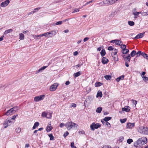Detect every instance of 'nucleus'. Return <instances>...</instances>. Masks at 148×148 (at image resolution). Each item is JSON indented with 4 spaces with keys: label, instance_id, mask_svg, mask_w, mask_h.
Here are the masks:
<instances>
[{
    "label": "nucleus",
    "instance_id": "obj_1",
    "mask_svg": "<svg viewBox=\"0 0 148 148\" xmlns=\"http://www.w3.org/2000/svg\"><path fill=\"white\" fill-rule=\"evenodd\" d=\"M77 125L72 122H68L66 123L65 126L68 130H70L73 127H77Z\"/></svg>",
    "mask_w": 148,
    "mask_h": 148
},
{
    "label": "nucleus",
    "instance_id": "obj_2",
    "mask_svg": "<svg viewBox=\"0 0 148 148\" xmlns=\"http://www.w3.org/2000/svg\"><path fill=\"white\" fill-rule=\"evenodd\" d=\"M101 127L100 124L99 123L95 124V123H93L90 125V128L91 130L94 131L95 129H97Z\"/></svg>",
    "mask_w": 148,
    "mask_h": 148
},
{
    "label": "nucleus",
    "instance_id": "obj_3",
    "mask_svg": "<svg viewBox=\"0 0 148 148\" xmlns=\"http://www.w3.org/2000/svg\"><path fill=\"white\" fill-rule=\"evenodd\" d=\"M138 131L141 133L148 134V127H140L139 128Z\"/></svg>",
    "mask_w": 148,
    "mask_h": 148
},
{
    "label": "nucleus",
    "instance_id": "obj_4",
    "mask_svg": "<svg viewBox=\"0 0 148 148\" xmlns=\"http://www.w3.org/2000/svg\"><path fill=\"white\" fill-rule=\"evenodd\" d=\"M56 33L55 30L51 31L49 32L45 33V36L47 37H52L53 34L55 35Z\"/></svg>",
    "mask_w": 148,
    "mask_h": 148
},
{
    "label": "nucleus",
    "instance_id": "obj_5",
    "mask_svg": "<svg viewBox=\"0 0 148 148\" xmlns=\"http://www.w3.org/2000/svg\"><path fill=\"white\" fill-rule=\"evenodd\" d=\"M59 84L57 83L53 84L51 85L50 88V90L51 91H55L57 88V87L58 86Z\"/></svg>",
    "mask_w": 148,
    "mask_h": 148
},
{
    "label": "nucleus",
    "instance_id": "obj_6",
    "mask_svg": "<svg viewBox=\"0 0 148 148\" xmlns=\"http://www.w3.org/2000/svg\"><path fill=\"white\" fill-rule=\"evenodd\" d=\"M45 97L44 95H40L38 96H36L34 97V100L35 101H38L43 100Z\"/></svg>",
    "mask_w": 148,
    "mask_h": 148
},
{
    "label": "nucleus",
    "instance_id": "obj_7",
    "mask_svg": "<svg viewBox=\"0 0 148 148\" xmlns=\"http://www.w3.org/2000/svg\"><path fill=\"white\" fill-rule=\"evenodd\" d=\"M142 143L140 138L134 143V145L137 147H141L143 145Z\"/></svg>",
    "mask_w": 148,
    "mask_h": 148
},
{
    "label": "nucleus",
    "instance_id": "obj_8",
    "mask_svg": "<svg viewBox=\"0 0 148 148\" xmlns=\"http://www.w3.org/2000/svg\"><path fill=\"white\" fill-rule=\"evenodd\" d=\"M10 2L9 0H6L1 3L0 6L2 7H5L8 5Z\"/></svg>",
    "mask_w": 148,
    "mask_h": 148
},
{
    "label": "nucleus",
    "instance_id": "obj_9",
    "mask_svg": "<svg viewBox=\"0 0 148 148\" xmlns=\"http://www.w3.org/2000/svg\"><path fill=\"white\" fill-rule=\"evenodd\" d=\"M121 48L122 49V51L123 52L125 51V50H126V52H125L124 53H128L129 52V50L128 49H126V46L125 45H122V44H121Z\"/></svg>",
    "mask_w": 148,
    "mask_h": 148
},
{
    "label": "nucleus",
    "instance_id": "obj_10",
    "mask_svg": "<svg viewBox=\"0 0 148 148\" xmlns=\"http://www.w3.org/2000/svg\"><path fill=\"white\" fill-rule=\"evenodd\" d=\"M135 126V123H128L127 124L126 127L128 129H132L133 127H134Z\"/></svg>",
    "mask_w": 148,
    "mask_h": 148
},
{
    "label": "nucleus",
    "instance_id": "obj_11",
    "mask_svg": "<svg viewBox=\"0 0 148 148\" xmlns=\"http://www.w3.org/2000/svg\"><path fill=\"white\" fill-rule=\"evenodd\" d=\"M145 34V32L140 33L137 35L134 38V39H137L142 38Z\"/></svg>",
    "mask_w": 148,
    "mask_h": 148
},
{
    "label": "nucleus",
    "instance_id": "obj_12",
    "mask_svg": "<svg viewBox=\"0 0 148 148\" xmlns=\"http://www.w3.org/2000/svg\"><path fill=\"white\" fill-rule=\"evenodd\" d=\"M142 145H144L146 144L147 142V139L146 137H143L140 138Z\"/></svg>",
    "mask_w": 148,
    "mask_h": 148
},
{
    "label": "nucleus",
    "instance_id": "obj_13",
    "mask_svg": "<svg viewBox=\"0 0 148 148\" xmlns=\"http://www.w3.org/2000/svg\"><path fill=\"white\" fill-rule=\"evenodd\" d=\"M109 62L108 60L105 57H103L101 59V62L103 64H106Z\"/></svg>",
    "mask_w": 148,
    "mask_h": 148
},
{
    "label": "nucleus",
    "instance_id": "obj_14",
    "mask_svg": "<svg viewBox=\"0 0 148 148\" xmlns=\"http://www.w3.org/2000/svg\"><path fill=\"white\" fill-rule=\"evenodd\" d=\"M130 108L129 106H126L122 108V110L123 111H125L127 112H130Z\"/></svg>",
    "mask_w": 148,
    "mask_h": 148
},
{
    "label": "nucleus",
    "instance_id": "obj_15",
    "mask_svg": "<svg viewBox=\"0 0 148 148\" xmlns=\"http://www.w3.org/2000/svg\"><path fill=\"white\" fill-rule=\"evenodd\" d=\"M12 123V122L11 121V120L8 119V118L4 121L3 125H11Z\"/></svg>",
    "mask_w": 148,
    "mask_h": 148
},
{
    "label": "nucleus",
    "instance_id": "obj_16",
    "mask_svg": "<svg viewBox=\"0 0 148 148\" xmlns=\"http://www.w3.org/2000/svg\"><path fill=\"white\" fill-rule=\"evenodd\" d=\"M47 66H43L41 67L38 70V71H36L35 73L37 74L39 73L42 72L43 70H44L46 68H47Z\"/></svg>",
    "mask_w": 148,
    "mask_h": 148
},
{
    "label": "nucleus",
    "instance_id": "obj_17",
    "mask_svg": "<svg viewBox=\"0 0 148 148\" xmlns=\"http://www.w3.org/2000/svg\"><path fill=\"white\" fill-rule=\"evenodd\" d=\"M101 121L103 125L106 124L108 127H111V125L110 123H109L108 122H104V121H103V120H101Z\"/></svg>",
    "mask_w": 148,
    "mask_h": 148
},
{
    "label": "nucleus",
    "instance_id": "obj_18",
    "mask_svg": "<svg viewBox=\"0 0 148 148\" xmlns=\"http://www.w3.org/2000/svg\"><path fill=\"white\" fill-rule=\"evenodd\" d=\"M82 74V72L79 71L77 73H74L73 75V76L74 77L76 78V77H77L81 75Z\"/></svg>",
    "mask_w": 148,
    "mask_h": 148
},
{
    "label": "nucleus",
    "instance_id": "obj_19",
    "mask_svg": "<svg viewBox=\"0 0 148 148\" xmlns=\"http://www.w3.org/2000/svg\"><path fill=\"white\" fill-rule=\"evenodd\" d=\"M124 75H122L121 76L118 77L116 79V80L117 82H119L121 80H123L124 79Z\"/></svg>",
    "mask_w": 148,
    "mask_h": 148
},
{
    "label": "nucleus",
    "instance_id": "obj_20",
    "mask_svg": "<svg viewBox=\"0 0 148 148\" xmlns=\"http://www.w3.org/2000/svg\"><path fill=\"white\" fill-rule=\"evenodd\" d=\"M117 14V12L116 11L112 12L109 15V16L110 18H112Z\"/></svg>",
    "mask_w": 148,
    "mask_h": 148
},
{
    "label": "nucleus",
    "instance_id": "obj_21",
    "mask_svg": "<svg viewBox=\"0 0 148 148\" xmlns=\"http://www.w3.org/2000/svg\"><path fill=\"white\" fill-rule=\"evenodd\" d=\"M103 2L104 4H106L107 5H111L110 0H105Z\"/></svg>",
    "mask_w": 148,
    "mask_h": 148
},
{
    "label": "nucleus",
    "instance_id": "obj_22",
    "mask_svg": "<svg viewBox=\"0 0 148 148\" xmlns=\"http://www.w3.org/2000/svg\"><path fill=\"white\" fill-rule=\"evenodd\" d=\"M102 96V92L100 90H99L97 93V94L96 95V97H101Z\"/></svg>",
    "mask_w": 148,
    "mask_h": 148
},
{
    "label": "nucleus",
    "instance_id": "obj_23",
    "mask_svg": "<svg viewBox=\"0 0 148 148\" xmlns=\"http://www.w3.org/2000/svg\"><path fill=\"white\" fill-rule=\"evenodd\" d=\"M115 40V42L116 45L119 46L121 45V44L122 43V42L121 41L116 39Z\"/></svg>",
    "mask_w": 148,
    "mask_h": 148
},
{
    "label": "nucleus",
    "instance_id": "obj_24",
    "mask_svg": "<svg viewBox=\"0 0 148 148\" xmlns=\"http://www.w3.org/2000/svg\"><path fill=\"white\" fill-rule=\"evenodd\" d=\"M39 125V123L38 122H36L34 124L32 129L33 130L35 129L36 127H38Z\"/></svg>",
    "mask_w": 148,
    "mask_h": 148
},
{
    "label": "nucleus",
    "instance_id": "obj_25",
    "mask_svg": "<svg viewBox=\"0 0 148 148\" xmlns=\"http://www.w3.org/2000/svg\"><path fill=\"white\" fill-rule=\"evenodd\" d=\"M83 64V62L82 61H80L78 64L75 66V67L77 69L78 67L80 68Z\"/></svg>",
    "mask_w": 148,
    "mask_h": 148
},
{
    "label": "nucleus",
    "instance_id": "obj_26",
    "mask_svg": "<svg viewBox=\"0 0 148 148\" xmlns=\"http://www.w3.org/2000/svg\"><path fill=\"white\" fill-rule=\"evenodd\" d=\"M106 54V52L105 49H102L100 52V54L101 56L102 57H103V56L105 55Z\"/></svg>",
    "mask_w": 148,
    "mask_h": 148
},
{
    "label": "nucleus",
    "instance_id": "obj_27",
    "mask_svg": "<svg viewBox=\"0 0 148 148\" xmlns=\"http://www.w3.org/2000/svg\"><path fill=\"white\" fill-rule=\"evenodd\" d=\"M18 106H15L11 108V109H12V110L13 111V113H14L18 110Z\"/></svg>",
    "mask_w": 148,
    "mask_h": 148
},
{
    "label": "nucleus",
    "instance_id": "obj_28",
    "mask_svg": "<svg viewBox=\"0 0 148 148\" xmlns=\"http://www.w3.org/2000/svg\"><path fill=\"white\" fill-rule=\"evenodd\" d=\"M13 31L12 29H10L5 30L4 33V34L6 35L8 33L12 32Z\"/></svg>",
    "mask_w": 148,
    "mask_h": 148
},
{
    "label": "nucleus",
    "instance_id": "obj_29",
    "mask_svg": "<svg viewBox=\"0 0 148 148\" xmlns=\"http://www.w3.org/2000/svg\"><path fill=\"white\" fill-rule=\"evenodd\" d=\"M112 119V117L110 116H106L103 120L104 121H108L111 120Z\"/></svg>",
    "mask_w": 148,
    "mask_h": 148
},
{
    "label": "nucleus",
    "instance_id": "obj_30",
    "mask_svg": "<svg viewBox=\"0 0 148 148\" xmlns=\"http://www.w3.org/2000/svg\"><path fill=\"white\" fill-rule=\"evenodd\" d=\"M13 112V111L12 110V109H10L7 111L5 113V115L8 116L11 113Z\"/></svg>",
    "mask_w": 148,
    "mask_h": 148
},
{
    "label": "nucleus",
    "instance_id": "obj_31",
    "mask_svg": "<svg viewBox=\"0 0 148 148\" xmlns=\"http://www.w3.org/2000/svg\"><path fill=\"white\" fill-rule=\"evenodd\" d=\"M131 58V57L130 55L129 54H128V55L126 57V59H125V61H127V62H130V60Z\"/></svg>",
    "mask_w": 148,
    "mask_h": 148
},
{
    "label": "nucleus",
    "instance_id": "obj_32",
    "mask_svg": "<svg viewBox=\"0 0 148 148\" xmlns=\"http://www.w3.org/2000/svg\"><path fill=\"white\" fill-rule=\"evenodd\" d=\"M141 55L143 56L144 58L148 60V55L146 54L144 52H143L142 53Z\"/></svg>",
    "mask_w": 148,
    "mask_h": 148
},
{
    "label": "nucleus",
    "instance_id": "obj_33",
    "mask_svg": "<svg viewBox=\"0 0 148 148\" xmlns=\"http://www.w3.org/2000/svg\"><path fill=\"white\" fill-rule=\"evenodd\" d=\"M103 83L101 82H97L95 84V86L96 87H99L102 85Z\"/></svg>",
    "mask_w": 148,
    "mask_h": 148
},
{
    "label": "nucleus",
    "instance_id": "obj_34",
    "mask_svg": "<svg viewBox=\"0 0 148 148\" xmlns=\"http://www.w3.org/2000/svg\"><path fill=\"white\" fill-rule=\"evenodd\" d=\"M53 128V127L51 126H48L47 127L46 130L47 132H49Z\"/></svg>",
    "mask_w": 148,
    "mask_h": 148
},
{
    "label": "nucleus",
    "instance_id": "obj_35",
    "mask_svg": "<svg viewBox=\"0 0 148 148\" xmlns=\"http://www.w3.org/2000/svg\"><path fill=\"white\" fill-rule=\"evenodd\" d=\"M133 14L134 15V18H136L138 16L139 13L138 12H133Z\"/></svg>",
    "mask_w": 148,
    "mask_h": 148
},
{
    "label": "nucleus",
    "instance_id": "obj_36",
    "mask_svg": "<svg viewBox=\"0 0 148 148\" xmlns=\"http://www.w3.org/2000/svg\"><path fill=\"white\" fill-rule=\"evenodd\" d=\"M102 110V108L101 107H99L96 110V112H97L98 113H100L101 112Z\"/></svg>",
    "mask_w": 148,
    "mask_h": 148
},
{
    "label": "nucleus",
    "instance_id": "obj_37",
    "mask_svg": "<svg viewBox=\"0 0 148 148\" xmlns=\"http://www.w3.org/2000/svg\"><path fill=\"white\" fill-rule=\"evenodd\" d=\"M48 136L50 138V140H54V137L52 134H49Z\"/></svg>",
    "mask_w": 148,
    "mask_h": 148
},
{
    "label": "nucleus",
    "instance_id": "obj_38",
    "mask_svg": "<svg viewBox=\"0 0 148 148\" xmlns=\"http://www.w3.org/2000/svg\"><path fill=\"white\" fill-rule=\"evenodd\" d=\"M128 24L130 26H132L134 25L135 23L133 21H128Z\"/></svg>",
    "mask_w": 148,
    "mask_h": 148
},
{
    "label": "nucleus",
    "instance_id": "obj_39",
    "mask_svg": "<svg viewBox=\"0 0 148 148\" xmlns=\"http://www.w3.org/2000/svg\"><path fill=\"white\" fill-rule=\"evenodd\" d=\"M136 54V51L135 50H133L131 53L130 55L131 57H134Z\"/></svg>",
    "mask_w": 148,
    "mask_h": 148
},
{
    "label": "nucleus",
    "instance_id": "obj_40",
    "mask_svg": "<svg viewBox=\"0 0 148 148\" xmlns=\"http://www.w3.org/2000/svg\"><path fill=\"white\" fill-rule=\"evenodd\" d=\"M19 39L21 40H23L24 38V35L22 33H21L19 34Z\"/></svg>",
    "mask_w": 148,
    "mask_h": 148
},
{
    "label": "nucleus",
    "instance_id": "obj_41",
    "mask_svg": "<svg viewBox=\"0 0 148 148\" xmlns=\"http://www.w3.org/2000/svg\"><path fill=\"white\" fill-rule=\"evenodd\" d=\"M107 80H109L111 78V76L110 75H106L104 77Z\"/></svg>",
    "mask_w": 148,
    "mask_h": 148
},
{
    "label": "nucleus",
    "instance_id": "obj_42",
    "mask_svg": "<svg viewBox=\"0 0 148 148\" xmlns=\"http://www.w3.org/2000/svg\"><path fill=\"white\" fill-rule=\"evenodd\" d=\"M143 80L146 82H148V77L145 76H142Z\"/></svg>",
    "mask_w": 148,
    "mask_h": 148
},
{
    "label": "nucleus",
    "instance_id": "obj_43",
    "mask_svg": "<svg viewBox=\"0 0 148 148\" xmlns=\"http://www.w3.org/2000/svg\"><path fill=\"white\" fill-rule=\"evenodd\" d=\"M82 8V7L81 8H79V9L75 8L74 9V11L72 12V13H75V12H79V10Z\"/></svg>",
    "mask_w": 148,
    "mask_h": 148
},
{
    "label": "nucleus",
    "instance_id": "obj_44",
    "mask_svg": "<svg viewBox=\"0 0 148 148\" xmlns=\"http://www.w3.org/2000/svg\"><path fill=\"white\" fill-rule=\"evenodd\" d=\"M133 141L132 139H128L127 140V143L128 144H131Z\"/></svg>",
    "mask_w": 148,
    "mask_h": 148
},
{
    "label": "nucleus",
    "instance_id": "obj_45",
    "mask_svg": "<svg viewBox=\"0 0 148 148\" xmlns=\"http://www.w3.org/2000/svg\"><path fill=\"white\" fill-rule=\"evenodd\" d=\"M143 53L141 51H138L137 53H136V57H138V56H139L140 55H141L142 53Z\"/></svg>",
    "mask_w": 148,
    "mask_h": 148
},
{
    "label": "nucleus",
    "instance_id": "obj_46",
    "mask_svg": "<svg viewBox=\"0 0 148 148\" xmlns=\"http://www.w3.org/2000/svg\"><path fill=\"white\" fill-rule=\"evenodd\" d=\"M120 0H110V3L111 5L115 3L117 1H119Z\"/></svg>",
    "mask_w": 148,
    "mask_h": 148
},
{
    "label": "nucleus",
    "instance_id": "obj_47",
    "mask_svg": "<svg viewBox=\"0 0 148 148\" xmlns=\"http://www.w3.org/2000/svg\"><path fill=\"white\" fill-rule=\"evenodd\" d=\"M47 114L45 112H44L42 113L41 116L43 117H47Z\"/></svg>",
    "mask_w": 148,
    "mask_h": 148
},
{
    "label": "nucleus",
    "instance_id": "obj_48",
    "mask_svg": "<svg viewBox=\"0 0 148 148\" xmlns=\"http://www.w3.org/2000/svg\"><path fill=\"white\" fill-rule=\"evenodd\" d=\"M127 120V119L126 118H124L123 119H121L120 121L121 123H125Z\"/></svg>",
    "mask_w": 148,
    "mask_h": 148
},
{
    "label": "nucleus",
    "instance_id": "obj_49",
    "mask_svg": "<svg viewBox=\"0 0 148 148\" xmlns=\"http://www.w3.org/2000/svg\"><path fill=\"white\" fill-rule=\"evenodd\" d=\"M62 23V21H59L56 23L54 24V25H61Z\"/></svg>",
    "mask_w": 148,
    "mask_h": 148
},
{
    "label": "nucleus",
    "instance_id": "obj_50",
    "mask_svg": "<svg viewBox=\"0 0 148 148\" xmlns=\"http://www.w3.org/2000/svg\"><path fill=\"white\" fill-rule=\"evenodd\" d=\"M124 139L123 137L121 136L119 138V141L120 142H122Z\"/></svg>",
    "mask_w": 148,
    "mask_h": 148
},
{
    "label": "nucleus",
    "instance_id": "obj_51",
    "mask_svg": "<svg viewBox=\"0 0 148 148\" xmlns=\"http://www.w3.org/2000/svg\"><path fill=\"white\" fill-rule=\"evenodd\" d=\"M71 146L72 148H77L75 146L74 143L73 142H72L71 143Z\"/></svg>",
    "mask_w": 148,
    "mask_h": 148
},
{
    "label": "nucleus",
    "instance_id": "obj_52",
    "mask_svg": "<svg viewBox=\"0 0 148 148\" xmlns=\"http://www.w3.org/2000/svg\"><path fill=\"white\" fill-rule=\"evenodd\" d=\"M93 1V0H91V1H89L88 2H87V3H86L82 7V8H83V7H84V6H86V5L89 4V3H92V1Z\"/></svg>",
    "mask_w": 148,
    "mask_h": 148
},
{
    "label": "nucleus",
    "instance_id": "obj_53",
    "mask_svg": "<svg viewBox=\"0 0 148 148\" xmlns=\"http://www.w3.org/2000/svg\"><path fill=\"white\" fill-rule=\"evenodd\" d=\"M91 99V97L90 96H88L87 97V98L85 100V101H86L87 102V101L88 100H90Z\"/></svg>",
    "mask_w": 148,
    "mask_h": 148
},
{
    "label": "nucleus",
    "instance_id": "obj_54",
    "mask_svg": "<svg viewBox=\"0 0 148 148\" xmlns=\"http://www.w3.org/2000/svg\"><path fill=\"white\" fill-rule=\"evenodd\" d=\"M108 50L112 51L114 50V48L112 46H109L108 47Z\"/></svg>",
    "mask_w": 148,
    "mask_h": 148
},
{
    "label": "nucleus",
    "instance_id": "obj_55",
    "mask_svg": "<svg viewBox=\"0 0 148 148\" xmlns=\"http://www.w3.org/2000/svg\"><path fill=\"white\" fill-rule=\"evenodd\" d=\"M69 132L67 131H66L64 134V137L65 138L66 136H67L69 134Z\"/></svg>",
    "mask_w": 148,
    "mask_h": 148
},
{
    "label": "nucleus",
    "instance_id": "obj_56",
    "mask_svg": "<svg viewBox=\"0 0 148 148\" xmlns=\"http://www.w3.org/2000/svg\"><path fill=\"white\" fill-rule=\"evenodd\" d=\"M40 9V8H36L34 9L33 11L34 13L36 12H37Z\"/></svg>",
    "mask_w": 148,
    "mask_h": 148
},
{
    "label": "nucleus",
    "instance_id": "obj_57",
    "mask_svg": "<svg viewBox=\"0 0 148 148\" xmlns=\"http://www.w3.org/2000/svg\"><path fill=\"white\" fill-rule=\"evenodd\" d=\"M132 101L133 104L136 105L137 103V101L135 100L132 99Z\"/></svg>",
    "mask_w": 148,
    "mask_h": 148
},
{
    "label": "nucleus",
    "instance_id": "obj_58",
    "mask_svg": "<svg viewBox=\"0 0 148 148\" xmlns=\"http://www.w3.org/2000/svg\"><path fill=\"white\" fill-rule=\"evenodd\" d=\"M16 132H17L19 133L21 131V129L20 128H18L16 129Z\"/></svg>",
    "mask_w": 148,
    "mask_h": 148
},
{
    "label": "nucleus",
    "instance_id": "obj_59",
    "mask_svg": "<svg viewBox=\"0 0 148 148\" xmlns=\"http://www.w3.org/2000/svg\"><path fill=\"white\" fill-rule=\"evenodd\" d=\"M18 116V114H16V115H14L13 116L11 119H14L16 118V116Z\"/></svg>",
    "mask_w": 148,
    "mask_h": 148
},
{
    "label": "nucleus",
    "instance_id": "obj_60",
    "mask_svg": "<svg viewBox=\"0 0 148 148\" xmlns=\"http://www.w3.org/2000/svg\"><path fill=\"white\" fill-rule=\"evenodd\" d=\"M65 125V124L63 123H61L60 124L59 126L60 127H62Z\"/></svg>",
    "mask_w": 148,
    "mask_h": 148
},
{
    "label": "nucleus",
    "instance_id": "obj_61",
    "mask_svg": "<svg viewBox=\"0 0 148 148\" xmlns=\"http://www.w3.org/2000/svg\"><path fill=\"white\" fill-rule=\"evenodd\" d=\"M89 39V38L87 37L85 38L84 39V42H85L87 41Z\"/></svg>",
    "mask_w": 148,
    "mask_h": 148
},
{
    "label": "nucleus",
    "instance_id": "obj_62",
    "mask_svg": "<svg viewBox=\"0 0 148 148\" xmlns=\"http://www.w3.org/2000/svg\"><path fill=\"white\" fill-rule=\"evenodd\" d=\"M103 148H111V147L109 146L105 145L103 147Z\"/></svg>",
    "mask_w": 148,
    "mask_h": 148
},
{
    "label": "nucleus",
    "instance_id": "obj_63",
    "mask_svg": "<svg viewBox=\"0 0 148 148\" xmlns=\"http://www.w3.org/2000/svg\"><path fill=\"white\" fill-rule=\"evenodd\" d=\"M70 82L69 81H68L66 82H65V84L66 85H68L69 84H70Z\"/></svg>",
    "mask_w": 148,
    "mask_h": 148
},
{
    "label": "nucleus",
    "instance_id": "obj_64",
    "mask_svg": "<svg viewBox=\"0 0 148 148\" xmlns=\"http://www.w3.org/2000/svg\"><path fill=\"white\" fill-rule=\"evenodd\" d=\"M73 54L74 56H77L78 54V52L77 51H75L73 52Z\"/></svg>",
    "mask_w": 148,
    "mask_h": 148
}]
</instances>
